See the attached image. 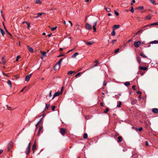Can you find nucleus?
Instances as JSON below:
<instances>
[{
    "label": "nucleus",
    "instance_id": "nucleus-2",
    "mask_svg": "<svg viewBox=\"0 0 158 158\" xmlns=\"http://www.w3.org/2000/svg\"><path fill=\"white\" fill-rule=\"evenodd\" d=\"M12 143H13L12 141L8 143L7 146L8 151H9L12 148L13 146Z\"/></svg>",
    "mask_w": 158,
    "mask_h": 158
},
{
    "label": "nucleus",
    "instance_id": "nucleus-41",
    "mask_svg": "<svg viewBox=\"0 0 158 158\" xmlns=\"http://www.w3.org/2000/svg\"><path fill=\"white\" fill-rule=\"evenodd\" d=\"M117 40H113L112 41V42H111V43L112 44V45H114V43Z\"/></svg>",
    "mask_w": 158,
    "mask_h": 158
},
{
    "label": "nucleus",
    "instance_id": "nucleus-8",
    "mask_svg": "<svg viewBox=\"0 0 158 158\" xmlns=\"http://www.w3.org/2000/svg\"><path fill=\"white\" fill-rule=\"evenodd\" d=\"M97 23V21H96L94 22V24L93 26V27L94 29V32H96V29L95 27V26H96Z\"/></svg>",
    "mask_w": 158,
    "mask_h": 158
},
{
    "label": "nucleus",
    "instance_id": "nucleus-60",
    "mask_svg": "<svg viewBox=\"0 0 158 158\" xmlns=\"http://www.w3.org/2000/svg\"><path fill=\"white\" fill-rule=\"evenodd\" d=\"M64 56V55L63 54H60V55H59L58 56V57H62V56Z\"/></svg>",
    "mask_w": 158,
    "mask_h": 158
},
{
    "label": "nucleus",
    "instance_id": "nucleus-52",
    "mask_svg": "<svg viewBox=\"0 0 158 158\" xmlns=\"http://www.w3.org/2000/svg\"><path fill=\"white\" fill-rule=\"evenodd\" d=\"M114 12H115V15H116L118 16L119 15V14L118 12H117L115 10H114Z\"/></svg>",
    "mask_w": 158,
    "mask_h": 158
},
{
    "label": "nucleus",
    "instance_id": "nucleus-54",
    "mask_svg": "<svg viewBox=\"0 0 158 158\" xmlns=\"http://www.w3.org/2000/svg\"><path fill=\"white\" fill-rule=\"evenodd\" d=\"M43 14H44V13H38L37 15L39 17V16H41Z\"/></svg>",
    "mask_w": 158,
    "mask_h": 158
},
{
    "label": "nucleus",
    "instance_id": "nucleus-37",
    "mask_svg": "<svg viewBox=\"0 0 158 158\" xmlns=\"http://www.w3.org/2000/svg\"><path fill=\"white\" fill-rule=\"evenodd\" d=\"M105 9L106 10V11L108 12H110L111 11L110 8H109L106 7L105 8Z\"/></svg>",
    "mask_w": 158,
    "mask_h": 158
},
{
    "label": "nucleus",
    "instance_id": "nucleus-5",
    "mask_svg": "<svg viewBox=\"0 0 158 158\" xmlns=\"http://www.w3.org/2000/svg\"><path fill=\"white\" fill-rule=\"evenodd\" d=\"M85 27L86 29L89 30H91L92 29V26L88 23L85 24Z\"/></svg>",
    "mask_w": 158,
    "mask_h": 158
},
{
    "label": "nucleus",
    "instance_id": "nucleus-9",
    "mask_svg": "<svg viewBox=\"0 0 158 158\" xmlns=\"http://www.w3.org/2000/svg\"><path fill=\"white\" fill-rule=\"evenodd\" d=\"M60 94V93L59 92H56L54 94L53 97H52V99H53L54 98L56 97L59 96Z\"/></svg>",
    "mask_w": 158,
    "mask_h": 158
},
{
    "label": "nucleus",
    "instance_id": "nucleus-49",
    "mask_svg": "<svg viewBox=\"0 0 158 158\" xmlns=\"http://www.w3.org/2000/svg\"><path fill=\"white\" fill-rule=\"evenodd\" d=\"M10 36H12V35L8 31H7V29H6V30L5 31Z\"/></svg>",
    "mask_w": 158,
    "mask_h": 158
},
{
    "label": "nucleus",
    "instance_id": "nucleus-30",
    "mask_svg": "<svg viewBox=\"0 0 158 158\" xmlns=\"http://www.w3.org/2000/svg\"><path fill=\"white\" fill-rule=\"evenodd\" d=\"M7 84L9 85L10 87L11 88L12 87V85L11 81L10 80H9L7 81Z\"/></svg>",
    "mask_w": 158,
    "mask_h": 158
},
{
    "label": "nucleus",
    "instance_id": "nucleus-19",
    "mask_svg": "<svg viewBox=\"0 0 158 158\" xmlns=\"http://www.w3.org/2000/svg\"><path fill=\"white\" fill-rule=\"evenodd\" d=\"M158 43V40H154L152 41H151L149 42V44H156Z\"/></svg>",
    "mask_w": 158,
    "mask_h": 158
},
{
    "label": "nucleus",
    "instance_id": "nucleus-43",
    "mask_svg": "<svg viewBox=\"0 0 158 158\" xmlns=\"http://www.w3.org/2000/svg\"><path fill=\"white\" fill-rule=\"evenodd\" d=\"M40 0H36L35 2L37 4H40L41 2L40 1Z\"/></svg>",
    "mask_w": 158,
    "mask_h": 158
},
{
    "label": "nucleus",
    "instance_id": "nucleus-61",
    "mask_svg": "<svg viewBox=\"0 0 158 158\" xmlns=\"http://www.w3.org/2000/svg\"><path fill=\"white\" fill-rule=\"evenodd\" d=\"M145 145L146 146H148V142L147 141H146L145 142Z\"/></svg>",
    "mask_w": 158,
    "mask_h": 158
},
{
    "label": "nucleus",
    "instance_id": "nucleus-32",
    "mask_svg": "<svg viewBox=\"0 0 158 158\" xmlns=\"http://www.w3.org/2000/svg\"><path fill=\"white\" fill-rule=\"evenodd\" d=\"M88 137V135L86 133H85L83 134V138L84 139H86Z\"/></svg>",
    "mask_w": 158,
    "mask_h": 158
},
{
    "label": "nucleus",
    "instance_id": "nucleus-46",
    "mask_svg": "<svg viewBox=\"0 0 158 158\" xmlns=\"http://www.w3.org/2000/svg\"><path fill=\"white\" fill-rule=\"evenodd\" d=\"M56 107L55 106H52V110L53 111H54Z\"/></svg>",
    "mask_w": 158,
    "mask_h": 158
},
{
    "label": "nucleus",
    "instance_id": "nucleus-47",
    "mask_svg": "<svg viewBox=\"0 0 158 158\" xmlns=\"http://www.w3.org/2000/svg\"><path fill=\"white\" fill-rule=\"evenodd\" d=\"M109 109L108 108H106V110L104 111V112L105 113H106L109 111Z\"/></svg>",
    "mask_w": 158,
    "mask_h": 158
},
{
    "label": "nucleus",
    "instance_id": "nucleus-39",
    "mask_svg": "<svg viewBox=\"0 0 158 158\" xmlns=\"http://www.w3.org/2000/svg\"><path fill=\"white\" fill-rule=\"evenodd\" d=\"M21 56L20 55L16 57V61H18L19 59L20 58Z\"/></svg>",
    "mask_w": 158,
    "mask_h": 158
},
{
    "label": "nucleus",
    "instance_id": "nucleus-10",
    "mask_svg": "<svg viewBox=\"0 0 158 158\" xmlns=\"http://www.w3.org/2000/svg\"><path fill=\"white\" fill-rule=\"evenodd\" d=\"M152 112L155 114L158 113V109L156 108H153L152 110Z\"/></svg>",
    "mask_w": 158,
    "mask_h": 158
},
{
    "label": "nucleus",
    "instance_id": "nucleus-57",
    "mask_svg": "<svg viewBox=\"0 0 158 158\" xmlns=\"http://www.w3.org/2000/svg\"><path fill=\"white\" fill-rule=\"evenodd\" d=\"M135 85H133L132 86V88L134 90H135Z\"/></svg>",
    "mask_w": 158,
    "mask_h": 158
},
{
    "label": "nucleus",
    "instance_id": "nucleus-29",
    "mask_svg": "<svg viewBox=\"0 0 158 158\" xmlns=\"http://www.w3.org/2000/svg\"><path fill=\"white\" fill-rule=\"evenodd\" d=\"M152 18L151 16L150 15H148L146 17V19L148 20H150Z\"/></svg>",
    "mask_w": 158,
    "mask_h": 158
},
{
    "label": "nucleus",
    "instance_id": "nucleus-15",
    "mask_svg": "<svg viewBox=\"0 0 158 158\" xmlns=\"http://www.w3.org/2000/svg\"><path fill=\"white\" fill-rule=\"evenodd\" d=\"M36 143H35L32 146V150L33 151V153H34L35 152V150L36 149Z\"/></svg>",
    "mask_w": 158,
    "mask_h": 158
},
{
    "label": "nucleus",
    "instance_id": "nucleus-63",
    "mask_svg": "<svg viewBox=\"0 0 158 158\" xmlns=\"http://www.w3.org/2000/svg\"><path fill=\"white\" fill-rule=\"evenodd\" d=\"M52 91H50L49 94V97H50L52 96L51 95Z\"/></svg>",
    "mask_w": 158,
    "mask_h": 158
},
{
    "label": "nucleus",
    "instance_id": "nucleus-27",
    "mask_svg": "<svg viewBox=\"0 0 158 158\" xmlns=\"http://www.w3.org/2000/svg\"><path fill=\"white\" fill-rule=\"evenodd\" d=\"M140 55L143 58H147V57L143 53H140Z\"/></svg>",
    "mask_w": 158,
    "mask_h": 158
},
{
    "label": "nucleus",
    "instance_id": "nucleus-14",
    "mask_svg": "<svg viewBox=\"0 0 158 158\" xmlns=\"http://www.w3.org/2000/svg\"><path fill=\"white\" fill-rule=\"evenodd\" d=\"M120 27V26L119 25H114L113 26V29L115 30L116 29H118V28H119Z\"/></svg>",
    "mask_w": 158,
    "mask_h": 158
},
{
    "label": "nucleus",
    "instance_id": "nucleus-1",
    "mask_svg": "<svg viewBox=\"0 0 158 158\" xmlns=\"http://www.w3.org/2000/svg\"><path fill=\"white\" fill-rule=\"evenodd\" d=\"M60 133L62 135H64L65 134L66 132V129L65 128H61L60 129Z\"/></svg>",
    "mask_w": 158,
    "mask_h": 158
},
{
    "label": "nucleus",
    "instance_id": "nucleus-44",
    "mask_svg": "<svg viewBox=\"0 0 158 158\" xmlns=\"http://www.w3.org/2000/svg\"><path fill=\"white\" fill-rule=\"evenodd\" d=\"M121 104L122 102H119V104L117 105V107H121Z\"/></svg>",
    "mask_w": 158,
    "mask_h": 158
},
{
    "label": "nucleus",
    "instance_id": "nucleus-3",
    "mask_svg": "<svg viewBox=\"0 0 158 158\" xmlns=\"http://www.w3.org/2000/svg\"><path fill=\"white\" fill-rule=\"evenodd\" d=\"M141 42L140 41H137L134 42V45L135 47L137 48L139 47V46L141 45Z\"/></svg>",
    "mask_w": 158,
    "mask_h": 158
},
{
    "label": "nucleus",
    "instance_id": "nucleus-21",
    "mask_svg": "<svg viewBox=\"0 0 158 158\" xmlns=\"http://www.w3.org/2000/svg\"><path fill=\"white\" fill-rule=\"evenodd\" d=\"M137 101L136 100H132L131 102V105H134L136 104V103H137Z\"/></svg>",
    "mask_w": 158,
    "mask_h": 158
},
{
    "label": "nucleus",
    "instance_id": "nucleus-64",
    "mask_svg": "<svg viewBox=\"0 0 158 158\" xmlns=\"http://www.w3.org/2000/svg\"><path fill=\"white\" fill-rule=\"evenodd\" d=\"M140 31H138L137 32H136L135 33V35H138L139 33H140Z\"/></svg>",
    "mask_w": 158,
    "mask_h": 158
},
{
    "label": "nucleus",
    "instance_id": "nucleus-36",
    "mask_svg": "<svg viewBox=\"0 0 158 158\" xmlns=\"http://www.w3.org/2000/svg\"><path fill=\"white\" fill-rule=\"evenodd\" d=\"M45 104H46V106H45V110L48 109L49 107V106H50L49 104L48 105L46 103H45Z\"/></svg>",
    "mask_w": 158,
    "mask_h": 158
},
{
    "label": "nucleus",
    "instance_id": "nucleus-25",
    "mask_svg": "<svg viewBox=\"0 0 158 158\" xmlns=\"http://www.w3.org/2000/svg\"><path fill=\"white\" fill-rule=\"evenodd\" d=\"M4 58L5 56H4L1 57V60L2 61V63L3 64H5L6 63V61L4 60Z\"/></svg>",
    "mask_w": 158,
    "mask_h": 158
},
{
    "label": "nucleus",
    "instance_id": "nucleus-28",
    "mask_svg": "<svg viewBox=\"0 0 158 158\" xmlns=\"http://www.w3.org/2000/svg\"><path fill=\"white\" fill-rule=\"evenodd\" d=\"M0 31L1 33L2 34L3 36H4V35L5 34V33L4 31L1 28H0Z\"/></svg>",
    "mask_w": 158,
    "mask_h": 158
},
{
    "label": "nucleus",
    "instance_id": "nucleus-11",
    "mask_svg": "<svg viewBox=\"0 0 158 158\" xmlns=\"http://www.w3.org/2000/svg\"><path fill=\"white\" fill-rule=\"evenodd\" d=\"M27 49H28V50H29V51L30 52H31V53L33 52V48H32L30 47L28 45H27Z\"/></svg>",
    "mask_w": 158,
    "mask_h": 158
},
{
    "label": "nucleus",
    "instance_id": "nucleus-33",
    "mask_svg": "<svg viewBox=\"0 0 158 158\" xmlns=\"http://www.w3.org/2000/svg\"><path fill=\"white\" fill-rule=\"evenodd\" d=\"M115 30L113 29L111 33V35L112 36H114L115 35Z\"/></svg>",
    "mask_w": 158,
    "mask_h": 158
},
{
    "label": "nucleus",
    "instance_id": "nucleus-62",
    "mask_svg": "<svg viewBox=\"0 0 158 158\" xmlns=\"http://www.w3.org/2000/svg\"><path fill=\"white\" fill-rule=\"evenodd\" d=\"M137 93L138 94H140V95L141 94H142V93H141V91H137Z\"/></svg>",
    "mask_w": 158,
    "mask_h": 158
},
{
    "label": "nucleus",
    "instance_id": "nucleus-22",
    "mask_svg": "<svg viewBox=\"0 0 158 158\" xmlns=\"http://www.w3.org/2000/svg\"><path fill=\"white\" fill-rule=\"evenodd\" d=\"M94 42L93 41H89L86 43V44L88 45H90L94 44Z\"/></svg>",
    "mask_w": 158,
    "mask_h": 158
},
{
    "label": "nucleus",
    "instance_id": "nucleus-56",
    "mask_svg": "<svg viewBox=\"0 0 158 158\" xmlns=\"http://www.w3.org/2000/svg\"><path fill=\"white\" fill-rule=\"evenodd\" d=\"M81 74V73H78L75 76L76 77H77L78 76H79Z\"/></svg>",
    "mask_w": 158,
    "mask_h": 158
},
{
    "label": "nucleus",
    "instance_id": "nucleus-38",
    "mask_svg": "<svg viewBox=\"0 0 158 158\" xmlns=\"http://www.w3.org/2000/svg\"><path fill=\"white\" fill-rule=\"evenodd\" d=\"M150 27V24L147 25L142 27V28H145L147 27Z\"/></svg>",
    "mask_w": 158,
    "mask_h": 158
},
{
    "label": "nucleus",
    "instance_id": "nucleus-50",
    "mask_svg": "<svg viewBox=\"0 0 158 158\" xmlns=\"http://www.w3.org/2000/svg\"><path fill=\"white\" fill-rule=\"evenodd\" d=\"M42 118H41L40 119V120L39 121V122L37 123V125H39V124H40V123H41V122L42 121Z\"/></svg>",
    "mask_w": 158,
    "mask_h": 158
},
{
    "label": "nucleus",
    "instance_id": "nucleus-53",
    "mask_svg": "<svg viewBox=\"0 0 158 158\" xmlns=\"http://www.w3.org/2000/svg\"><path fill=\"white\" fill-rule=\"evenodd\" d=\"M95 63H96V64L94 65V66H97L98 64V61L97 60L95 61Z\"/></svg>",
    "mask_w": 158,
    "mask_h": 158
},
{
    "label": "nucleus",
    "instance_id": "nucleus-26",
    "mask_svg": "<svg viewBox=\"0 0 158 158\" xmlns=\"http://www.w3.org/2000/svg\"><path fill=\"white\" fill-rule=\"evenodd\" d=\"M137 9L140 10H142L143 9L144 7L143 6H139L136 8Z\"/></svg>",
    "mask_w": 158,
    "mask_h": 158
},
{
    "label": "nucleus",
    "instance_id": "nucleus-18",
    "mask_svg": "<svg viewBox=\"0 0 158 158\" xmlns=\"http://www.w3.org/2000/svg\"><path fill=\"white\" fill-rule=\"evenodd\" d=\"M24 23H26L27 25V28L28 29H29V27L30 26V23H29L27 22L26 21H24L23 22V24Z\"/></svg>",
    "mask_w": 158,
    "mask_h": 158
},
{
    "label": "nucleus",
    "instance_id": "nucleus-20",
    "mask_svg": "<svg viewBox=\"0 0 158 158\" xmlns=\"http://www.w3.org/2000/svg\"><path fill=\"white\" fill-rule=\"evenodd\" d=\"M63 59V58H61L60 60L56 63V64L59 65H60V64L61 63Z\"/></svg>",
    "mask_w": 158,
    "mask_h": 158
},
{
    "label": "nucleus",
    "instance_id": "nucleus-58",
    "mask_svg": "<svg viewBox=\"0 0 158 158\" xmlns=\"http://www.w3.org/2000/svg\"><path fill=\"white\" fill-rule=\"evenodd\" d=\"M74 49H75V48H73V49H71V50H69V51H68V52H67V53H69L70 52H71V51H73Z\"/></svg>",
    "mask_w": 158,
    "mask_h": 158
},
{
    "label": "nucleus",
    "instance_id": "nucleus-13",
    "mask_svg": "<svg viewBox=\"0 0 158 158\" xmlns=\"http://www.w3.org/2000/svg\"><path fill=\"white\" fill-rule=\"evenodd\" d=\"M43 129V127H42L40 126V128L39 129L38 134H37L38 136H39L40 135V133H41L40 132L41 131H42V130Z\"/></svg>",
    "mask_w": 158,
    "mask_h": 158
},
{
    "label": "nucleus",
    "instance_id": "nucleus-55",
    "mask_svg": "<svg viewBox=\"0 0 158 158\" xmlns=\"http://www.w3.org/2000/svg\"><path fill=\"white\" fill-rule=\"evenodd\" d=\"M138 130L139 131H142L143 130V128L142 127H140L138 129Z\"/></svg>",
    "mask_w": 158,
    "mask_h": 158
},
{
    "label": "nucleus",
    "instance_id": "nucleus-17",
    "mask_svg": "<svg viewBox=\"0 0 158 158\" xmlns=\"http://www.w3.org/2000/svg\"><path fill=\"white\" fill-rule=\"evenodd\" d=\"M139 69L140 70H147L148 68H147V67H145L139 66Z\"/></svg>",
    "mask_w": 158,
    "mask_h": 158
},
{
    "label": "nucleus",
    "instance_id": "nucleus-6",
    "mask_svg": "<svg viewBox=\"0 0 158 158\" xmlns=\"http://www.w3.org/2000/svg\"><path fill=\"white\" fill-rule=\"evenodd\" d=\"M32 73H31V74L26 76L25 78V80L26 81H29L30 78V77H31V76L32 75Z\"/></svg>",
    "mask_w": 158,
    "mask_h": 158
},
{
    "label": "nucleus",
    "instance_id": "nucleus-51",
    "mask_svg": "<svg viewBox=\"0 0 158 158\" xmlns=\"http://www.w3.org/2000/svg\"><path fill=\"white\" fill-rule=\"evenodd\" d=\"M64 90V87L62 86L60 90V94H61Z\"/></svg>",
    "mask_w": 158,
    "mask_h": 158
},
{
    "label": "nucleus",
    "instance_id": "nucleus-45",
    "mask_svg": "<svg viewBox=\"0 0 158 158\" xmlns=\"http://www.w3.org/2000/svg\"><path fill=\"white\" fill-rule=\"evenodd\" d=\"M46 52H42L41 53L42 55L43 56H46Z\"/></svg>",
    "mask_w": 158,
    "mask_h": 158
},
{
    "label": "nucleus",
    "instance_id": "nucleus-7",
    "mask_svg": "<svg viewBox=\"0 0 158 158\" xmlns=\"http://www.w3.org/2000/svg\"><path fill=\"white\" fill-rule=\"evenodd\" d=\"M60 68V65L56 64L53 67V69L54 70H59Z\"/></svg>",
    "mask_w": 158,
    "mask_h": 158
},
{
    "label": "nucleus",
    "instance_id": "nucleus-35",
    "mask_svg": "<svg viewBox=\"0 0 158 158\" xmlns=\"http://www.w3.org/2000/svg\"><path fill=\"white\" fill-rule=\"evenodd\" d=\"M124 85L126 86H128L130 85V83L129 82H126L124 83Z\"/></svg>",
    "mask_w": 158,
    "mask_h": 158
},
{
    "label": "nucleus",
    "instance_id": "nucleus-12",
    "mask_svg": "<svg viewBox=\"0 0 158 158\" xmlns=\"http://www.w3.org/2000/svg\"><path fill=\"white\" fill-rule=\"evenodd\" d=\"M136 59L138 62L139 64H140L141 63V59L139 56H137L136 57Z\"/></svg>",
    "mask_w": 158,
    "mask_h": 158
},
{
    "label": "nucleus",
    "instance_id": "nucleus-48",
    "mask_svg": "<svg viewBox=\"0 0 158 158\" xmlns=\"http://www.w3.org/2000/svg\"><path fill=\"white\" fill-rule=\"evenodd\" d=\"M130 11H131V12L132 13H133V12H134V8L132 6L131 7V9L130 10Z\"/></svg>",
    "mask_w": 158,
    "mask_h": 158
},
{
    "label": "nucleus",
    "instance_id": "nucleus-59",
    "mask_svg": "<svg viewBox=\"0 0 158 158\" xmlns=\"http://www.w3.org/2000/svg\"><path fill=\"white\" fill-rule=\"evenodd\" d=\"M100 106H102V107H104V105H103V104L102 102H101L100 103Z\"/></svg>",
    "mask_w": 158,
    "mask_h": 158
},
{
    "label": "nucleus",
    "instance_id": "nucleus-16",
    "mask_svg": "<svg viewBox=\"0 0 158 158\" xmlns=\"http://www.w3.org/2000/svg\"><path fill=\"white\" fill-rule=\"evenodd\" d=\"M118 140L117 141L118 142H120L122 141L123 138L121 136H119L118 137Z\"/></svg>",
    "mask_w": 158,
    "mask_h": 158
},
{
    "label": "nucleus",
    "instance_id": "nucleus-4",
    "mask_svg": "<svg viewBox=\"0 0 158 158\" xmlns=\"http://www.w3.org/2000/svg\"><path fill=\"white\" fill-rule=\"evenodd\" d=\"M31 143H29L28 144V147L27 148V150H26V152H27L26 154L27 155L29 154L30 152V149L31 148Z\"/></svg>",
    "mask_w": 158,
    "mask_h": 158
},
{
    "label": "nucleus",
    "instance_id": "nucleus-23",
    "mask_svg": "<svg viewBox=\"0 0 158 158\" xmlns=\"http://www.w3.org/2000/svg\"><path fill=\"white\" fill-rule=\"evenodd\" d=\"M78 54H79V53L77 52H76L72 56V58H75L76 57V56L78 55Z\"/></svg>",
    "mask_w": 158,
    "mask_h": 158
},
{
    "label": "nucleus",
    "instance_id": "nucleus-34",
    "mask_svg": "<svg viewBox=\"0 0 158 158\" xmlns=\"http://www.w3.org/2000/svg\"><path fill=\"white\" fill-rule=\"evenodd\" d=\"M149 1L153 5H156V2L154 0H149Z\"/></svg>",
    "mask_w": 158,
    "mask_h": 158
},
{
    "label": "nucleus",
    "instance_id": "nucleus-24",
    "mask_svg": "<svg viewBox=\"0 0 158 158\" xmlns=\"http://www.w3.org/2000/svg\"><path fill=\"white\" fill-rule=\"evenodd\" d=\"M73 73H75V72L72 71H70L68 72L67 74L69 75H70Z\"/></svg>",
    "mask_w": 158,
    "mask_h": 158
},
{
    "label": "nucleus",
    "instance_id": "nucleus-40",
    "mask_svg": "<svg viewBox=\"0 0 158 158\" xmlns=\"http://www.w3.org/2000/svg\"><path fill=\"white\" fill-rule=\"evenodd\" d=\"M119 50V48H117L116 49H115L114 51V53H118Z\"/></svg>",
    "mask_w": 158,
    "mask_h": 158
},
{
    "label": "nucleus",
    "instance_id": "nucleus-31",
    "mask_svg": "<svg viewBox=\"0 0 158 158\" xmlns=\"http://www.w3.org/2000/svg\"><path fill=\"white\" fill-rule=\"evenodd\" d=\"M153 25H158V22H155L150 24V26Z\"/></svg>",
    "mask_w": 158,
    "mask_h": 158
},
{
    "label": "nucleus",
    "instance_id": "nucleus-42",
    "mask_svg": "<svg viewBox=\"0 0 158 158\" xmlns=\"http://www.w3.org/2000/svg\"><path fill=\"white\" fill-rule=\"evenodd\" d=\"M57 28V27H52L51 28V30L52 31H53L55 30Z\"/></svg>",
    "mask_w": 158,
    "mask_h": 158
}]
</instances>
